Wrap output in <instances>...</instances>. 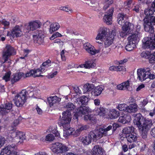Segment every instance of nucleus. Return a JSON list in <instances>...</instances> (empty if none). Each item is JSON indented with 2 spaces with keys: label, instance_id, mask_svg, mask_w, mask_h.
Wrapping results in <instances>:
<instances>
[{
  "label": "nucleus",
  "instance_id": "9b49d317",
  "mask_svg": "<svg viewBox=\"0 0 155 155\" xmlns=\"http://www.w3.org/2000/svg\"><path fill=\"white\" fill-rule=\"evenodd\" d=\"M114 8H111L109 9L108 12L104 14L103 19L104 21L107 25H110L112 22V15L114 12Z\"/></svg>",
  "mask_w": 155,
  "mask_h": 155
},
{
  "label": "nucleus",
  "instance_id": "8fccbe9b",
  "mask_svg": "<svg viewBox=\"0 0 155 155\" xmlns=\"http://www.w3.org/2000/svg\"><path fill=\"white\" fill-rule=\"evenodd\" d=\"M35 89V88H34L32 86L28 87L26 90L24 89L25 91V95L26 96V94L29 93H31L32 92H36V91H34Z\"/></svg>",
  "mask_w": 155,
  "mask_h": 155
},
{
  "label": "nucleus",
  "instance_id": "4be33fe9",
  "mask_svg": "<svg viewBox=\"0 0 155 155\" xmlns=\"http://www.w3.org/2000/svg\"><path fill=\"white\" fill-rule=\"evenodd\" d=\"M131 120V116L129 114H125L120 117L118 121L123 124L128 123L130 122Z\"/></svg>",
  "mask_w": 155,
  "mask_h": 155
},
{
  "label": "nucleus",
  "instance_id": "a19ab883",
  "mask_svg": "<svg viewBox=\"0 0 155 155\" xmlns=\"http://www.w3.org/2000/svg\"><path fill=\"white\" fill-rule=\"evenodd\" d=\"M47 103L49 105L50 107L53 106L54 104L57 103L56 101L54 98L53 97H50L47 99Z\"/></svg>",
  "mask_w": 155,
  "mask_h": 155
},
{
  "label": "nucleus",
  "instance_id": "a18cd8bd",
  "mask_svg": "<svg viewBox=\"0 0 155 155\" xmlns=\"http://www.w3.org/2000/svg\"><path fill=\"white\" fill-rule=\"evenodd\" d=\"M45 68V67H43L41 65V67L39 68H38L37 69H35V71H37L38 70H39V71L38 72L39 73L38 74H37L36 75H35L37 77H43L44 75H41V73H42L43 72H44L45 70V68Z\"/></svg>",
  "mask_w": 155,
  "mask_h": 155
},
{
  "label": "nucleus",
  "instance_id": "37998d69",
  "mask_svg": "<svg viewBox=\"0 0 155 155\" xmlns=\"http://www.w3.org/2000/svg\"><path fill=\"white\" fill-rule=\"evenodd\" d=\"M96 111L100 116L104 115L106 113V110L103 107H97Z\"/></svg>",
  "mask_w": 155,
  "mask_h": 155
},
{
  "label": "nucleus",
  "instance_id": "7c9ffc66",
  "mask_svg": "<svg viewBox=\"0 0 155 155\" xmlns=\"http://www.w3.org/2000/svg\"><path fill=\"white\" fill-rule=\"evenodd\" d=\"M89 127V126L87 125L81 124L78 126V129L76 130L75 133L77 135H78L82 131L86 130Z\"/></svg>",
  "mask_w": 155,
  "mask_h": 155
},
{
  "label": "nucleus",
  "instance_id": "9d476101",
  "mask_svg": "<svg viewBox=\"0 0 155 155\" xmlns=\"http://www.w3.org/2000/svg\"><path fill=\"white\" fill-rule=\"evenodd\" d=\"M17 148L15 144L8 145L2 149L0 155H14L17 152Z\"/></svg>",
  "mask_w": 155,
  "mask_h": 155
},
{
  "label": "nucleus",
  "instance_id": "473e14b6",
  "mask_svg": "<svg viewBox=\"0 0 155 155\" xmlns=\"http://www.w3.org/2000/svg\"><path fill=\"white\" fill-rule=\"evenodd\" d=\"M39 71V70H38L37 71H35V69H32L30 70L29 71L26 73L25 74L24 77H28L32 75L34 77H37L35 75L38 73V72Z\"/></svg>",
  "mask_w": 155,
  "mask_h": 155
},
{
  "label": "nucleus",
  "instance_id": "e433bc0d",
  "mask_svg": "<svg viewBox=\"0 0 155 155\" xmlns=\"http://www.w3.org/2000/svg\"><path fill=\"white\" fill-rule=\"evenodd\" d=\"M11 72L9 71L6 72L5 75L2 77V79L4 80L6 82L11 81Z\"/></svg>",
  "mask_w": 155,
  "mask_h": 155
},
{
  "label": "nucleus",
  "instance_id": "bf43d9fd",
  "mask_svg": "<svg viewBox=\"0 0 155 155\" xmlns=\"http://www.w3.org/2000/svg\"><path fill=\"white\" fill-rule=\"evenodd\" d=\"M123 86H124V88L125 89L128 88V87L130 85V83L129 81H127L126 82H125L124 83H122Z\"/></svg>",
  "mask_w": 155,
  "mask_h": 155
},
{
  "label": "nucleus",
  "instance_id": "dca6fc26",
  "mask_svg": "<svg viewBox=\"0 0 155 155\" xmlns=\"http://www.w3.org/2000/svg\"><path fill=\"white\" fill-rule=\"evenodd\" d=\"M88 112L87 113V114L84 115V120L88 124L91 125L95 124L97 121L96 118L94 115L88 113ZM86 114V113L85 114Z\"/></svg>",
  "mask_w": 155,
  "mask_h": 155
},
{
  "label": "nucleus",
  "instance_id": "680f3d73",
  "mask_svg": "<svg viewBox=\"0 0 155 155\" xmlns=\"http://www.w3.org/2000/svg\"><path fill=\"white\" fill-rule=\"evenodd\" d=\"M36 92H32L31 93H29L26 94V97L27 99L28 97H35V96H34L35 93Z\"/></svg>",
  "mask_w": 155,
  "mask_h": 155
},
{
  "label": "nucleus",
  "instance_id": "e2e57ef3",
  "mask_svg": "<svg viewBox=\"0 0 155 155\" xmlns=\"http://www.w3.org/2000/svg\"><path fill=\"white\" fill-rule=\"evenodd\" d=\"M89 46L91 47V45L89 43H85L83 45L84 48L86 50L88 49V48Z\"/></svg>",
  "mask_w": 155,
  "mask_h": 155
},
{
  "label": "nucleus",
  "instance_id": "f3484780",
  "mask_svg": "<svg viewBox=\"0 0 155 155\" xmlns=\"http://www.w3.org/2000/svg\"><path fill=\"white\" fill-rule=\"evenodd\" d=\"M108 36L107 29L104 28L101 29L99 31L96 38L97 40H104Z\"/></svg>",
  "mask_w": 155,
  "mask_h": 155
},
{
  "label": "nucleus",
  "instance_id": "0e129e2a",
  "mask_svg": "<svg viewBox=\"0 0 155 155\" xmlns=\"http://www.w3.org/2000/svg\"><path fill=\"white\" fill-rule=\"evenodd\" d=\"M128 33L127 32V31H123L120 33V37L122 38H124L126 36L127 34Z\"/></svg>",
  "mask_w": 155,
  "mask_h": 155
},
{
  "label": "nucleus",
  "instance_id": "6e6552de",
  "mask_svg": "<svg viewBox=\"0 0 155 155\" xmlns=\"http://www.w3.org/2000/svg\"><path fill=\"white\" fill-rule=\"evenodd\" d=\"M24 90L22 91L15 97L13 99L15 105L19 107H23L26 101L27 97Z\"/></svg>",
  "mask_w": 155,
  "mask_h": 155
},
{
  "label": "nucleus",
  "instance_id": "4c0bfd02",
  "mask_svg": "<svg viewBox=\"0 0 155 155\" xmlns=\"http://www.w3.org/2000/svg\"><path fill=\"white\" fill-rule=\"evenodd\" d=\"M35 34L34 35L33 37H41L44 38L45 36L44 35V32L42 30H38L35 31Z\"/></svg>",
  "mask_w": 155,
  "mask_h": 155
},
{
  "label": "nucleus",
  "instance_id": "de8ad7c7",
  "mask_svg": "<svg viewBox=\"0 0 155 155\" xmlns=\"http://www.w3.org/2000/svg\"><path fill=\"white\" fill-rule=\"evenodd\" d=\"M60 9L61 10L64 11L66 12H68L69 14H70L73 12V11L70 8L67 7L66 6L61 7L60 8Z\"/></svg>",
  "mask_w": 155,
  "mask_h": 155
},
{
  "label": "nucleus",
  "instance_id": "5fc2aeb1",
  "mask_svg": "<svg viewBox=\"0 0 155 155\" xmlns=\"http://www.w3.org/2000/svg\"><path fill=\"white\" fill-rule=\"evenodd\" d=\"M111 126L112 127V134L116 130L117 128L119 127L118 124L115 123L112 124Z\"/></svg>",
  "mask_w": 155,
  "mask_h": 155
},
{
  "label": "nucleus",
  "instance_id": "cd10ccee",
  "mask_svg": "<svg viewBox=\"0 0 155 155\" xmlns=\"http://www.w3.org/2000/svg\"><path fill=\"white\" fill-rule=\"evenodd\" d=\"M109 115L111 119H115L119 116V111L115 109H110L109 110Z\"/></svg>",
  "mask_w": 155,
  "mask_h": 155
},
{
  "label": "nucleus",
  "instance_id": "13d9d810",
  "mask_svg": "<svg viewBox=\"0 0 155 155\" xmlns=\"http://www.w3.org/2000/svg\"><path fill=\"white\" fill-rule=\"evenodd\" d=\"M117 71H125L126 68L124 66H117Z\"/></svg>",
  "mask_w": 155,
  "mask_h": 155
},
{
  "label": "nucleus",
  "instance_id": "2eb2a0df",
  "mask_svg": "<svg viewBox=\"0 0 155 155\" xmlns=\"http://www.w3.org/2000/svg\"><path fill=\"white\" fill-rule=\"evenodd\" d=\"M25 74L22 72H18L11 75V83L12 85L19 81L22 77H24Z\"/></svg>",
  "mask_w": 155,
  "mask_h": 155
},
{
  "label": "nucleus",
  "instance_id": "39448f33",
  "mask_svg": "<svg viewBox=\"0 0 155 155\" xmlns=\"http://www.w3.org/2000/svg\"><path fill=\"white\" fill-rule=\"evenodd\" d=\"M62 115V117H61V116H60L58 123L59 126L64 128H69L72 118L71 113L67 111H63Z\"/></svg>",
  "mask_w": 155,
  "mask_h": 155
},
{
  "label": "nucleus",
  "instance_id": "79ce46f5",
  "mask_svg": "<svg viewBox=\"0 0 155 155\" xmlns=\"http://www.w3.org/2000/svg\"><path fill=\"white\" fill-rule=\"evenodd\" d=\"M33 37L34 42L35 43H38L39 45H43L44 43V38L41 37Z\"/></svg>",
  "mask_w": 155,
  "mask_h": 155
},
{
  "label": "nucleus",
  "instance_id": "ddd939ff",
  "mask_svg": "<svg viewBox=\"0 0 155 155\" xmlns=\"http://www.w3.org/2000/svg\"><path fill=\"white\" fill-rule=\"evenodd\" d=\"M13 104L11 102H7L0 107V113L2 116L10 112L12 109Z\"/></svg>",
  "mask_w": 155,
  "mask_h": 155
},
{
  "label": "nucleus",
  "instance_id": "bb28decb",
  "mask_svg": "<svg viewBox=\"0 0 155 155\" xmlns=\"http://www.w3.org/2000/svg\"><path fill=\"white\" fill-rule=\"evenodd\" d=\"M94 87V85L92 84L87 83L83 86V90L84 93H89L93 90Z\"/></svg>",
  "mask_w": 155,
  "mask_h": 155
},
{
  "label": "nucleus",
  "instance_id": "052dcab7",
  "mask_svg": "<svg viewBox=\"0 0 155 155\" xmlns=\"http://www.w3.org/2000/svg\"><path fill=\"white\" fill-rule=\"evenodd\" d=\"M152 72L147 75V78H149L150 79H153L155 78V75L151 73Z\"/></svg>",
  "mask_w": 155,
  "mask_h": 155
},
{
  "label": "nucleus",
  "instance_id": "2f4dec72",
  "mask_svg": "<svg viewBox=\"0 0 155 155\" xmlns=\"http://www.w3.org/2000/svg\"><path fill=\"white\" fill-rule=\"evenodd\" d=\"M91 55H95L97 53L100 52V50L99 49L96 50L94 47L91 45V47L89 46L88 49L86 50Z\"/></svg>",
  "mask_w": 155,
  "mask_h": 155
},
{
  "label": "nucleus",
  "instance_id": "3c124183",
  "mask_svg": "<svg viewBox=\"0 0 155 155\" xmlns=\"http://www.w3.org/2000/svg\"><path fill=\"white\" fill-rule=\"evenodd\" d=\"M141 70H142L147 75L150 73L152 72L151 69L148 67H145L143 68H140Z\"/></svg>",
  "mask_w": 155,
  "mask_h": 155
},
{
  "label": "nucleus",
  "instance_id": "393cba45",
  "mask_svg": "<svg viewBox=\"0 0 155 155\" xmlns=\"http://www.w3.org/2000/svg\"><path fill=\"white\" fill-rule=\"evenodd\" d=\"M137 79L141 82L145 81L147 79V74H146L140 69L137 70Z\"/></svg>",
  "mask_w": 155,
  "mask_h": 155
},
{
  "label": "nucleus",
  "instance_id": "49530a36",
  "mask_svg": "<svg viewBox=\"0 0 155 155\" xmlns=\"http://www.w3.org/2000/svg\"><path fill=\"white\" fill-rule=\"evenodd\" d=\"M150 53V52L148 51H143L140 55L142 58L148 59Z\"/></svg>",
  "mask_w": 155,
  "mask_h": 155
},
{
  "label": "nucleus",
  "instance_id": "1a4fd4ad",
  "mask_svg": "<svg viewBox=\"0 0 155 155\" xmlns=\"http://www.w3.org/2000/svg\"><path fill=\"white\" fill-rule=\"evenodd\" d=\"M14 51V48L10 45H7L4 49L3 53V58L4 59V62L10 63L11 60L9 58L12 55Z\"/></svg>",
  "mask_w": 155,
  "mask_h": 155
},
{
  "label": "nucleus",
  "instance_id": "412c9836",
  "mask_svg": "<svg viewBox=\"0 0 155 155\" xmlns=\"http://www.w3.org/2000/svg\"><path fill=\"white\" fill-rule=\"evenodd\" d=\"M137 105L135 103L130 104L127 106L126 112L129 113L136 112L137 111Z\"/></svg>",
  "mask_w": 155,
  "mask_h": 155
},
{
  "label": "nucleus",
  "instance_id": "6ab92c4d",
  "mask_svg": "<svg viewBox=\"0 0 155 155\" xmlns=\"http://www.w3.org/2000/svg\"><path fill=\"white\" fill-rule=\"evenodd\" d=\"M125 137L127 139V141L130 143L133 142H135L137 141V139L138 137L137 134L134 132L131 134H129L128 135H126L124 137V138Z\"/></svg>",
  "mask_w": 155,
  "mask_h": 155
},
{
  "label": "nucleus",
  "instance_id": "a878e982",
  "mask_svg": "<svg viewBox=\"0 0 155 155\" xmlns=\"http://www.w3.org/2000/svg\"><path fill=\"white\" fill-rule=\"evenodd\" d=\"M21 31L20 29V26L18 25L16 26L11 31V35H15L16 37L21 36L22 34Z\"/></svg>",
  "mask_w": 155,
  "mask_h": 155
},
{
  "label": "nucleus",
  "instance_id": "774afa93",
  "mask_svg": "<svg viewBox=\"0 0 155 155\" xmlns=\"http://www.w3.org/2000/svg\"><path fill=\"white\" fill-rule=\"evenodd\" d=\"M151 135L154 137H155V127L153 128L150 132Z\"/></svg>",
  "mask_w": 155,
  "mask_h": 155
},
{
  "label": "nucleus",
  "instance_id": "0eeeda50",
  "mask_svg": "<svg viewBox=\"0 0 155 155\" xmlns=\"http://www.w3.org/2000/svg\"><path fill=\"white\" fill-rule=\"evenodd\" d=\"M51 149L53 153L57 155H60L69 150L68 147L63 143L58 142L53 143Z\"/></svg>",
  "mask_w": 155,
  "mask_h": 155
},
{
  "label": "nucleus",
  "instance_id": "ea45409f",
  "mask_svg": "<svg viewBox=\"0 0 155 155\" xmlns=\"http://www.w3.org/2000/svg\"><path fill=\"white\" fill-rule=\"evenodd\" d=\"M86 64V68H94L95 66V64L92 60H88L85 62Z\"/></svg>",
  "mask_w": 155,
  "mask_h": 155
},
{
  "label": "nucleus",
  "instance_id": "423d86ee",
  "mask_svg": "<svg viewBox=\"0 0 155 155\" xmlns=\"http://www.w3.org/2000/svg\"><path fill=\"white\" fill-rule=\"evenodd\" d=\"M100 139L97 134L95 130L89 133L86 136L82 137L81 139V142L84 145H87L91 143L92 140L96 141Z\"/></svg>",
  "mask_w": 155,
  "mask_h": 155
},
{
  "label": "nucleus",
  "instance_id": "72a5a7b5",
  "mask_svg": "<svg viewBox=\"0 0 155 155\" xmlns=\"http://www.w3.org/2000/svg\"><path fill=\"white\" fill-rule=\"evenodd\" d=\"M104 44L106 47L110 46L113 43L114 41L113 38L108 36L104 40Z\"/></svg>",
  "mask_w": 155,
  "mask_h": 155
},
{
  "label": "nucleus",
  "instance_id": "f704fd0d",
  "mask_svg": "<svg viewBox=\"0 0 155 155\" xmlns=\"http://www.w3.org/2000/svg\"><path fill=\"white\" fill-rule=\"evenodd\" d=\"M60 26L58 23H55L50 25L49 31L51 33H53L54 31L57 30Z\"/></svg>",
  "mask_w": 155,
  "mask_h": 155
},
{
  "label": "nucleus",
  "instance_id": "09e8293b",
  "mask_svg": "<svg viewBox=\"0 0 155 155\" xmlns=\"http://www.w3.org/2000/svg\"><path fill=\"white\" fill-rule=\"evenodd\" d=\"M1 23L4 25V27L3 28L4 29L8 28L10 25L9 22L6 21L5 19H3L2 21H0V24Z\"/></svg>",
  "mask_w": 155,
  "mask_h": 155
},
{
  "label": "nucleus",
  "instance_id": "c9c22d12",
  "mask_svg": "<svg viewBox=\"0 0 155 155\" xmlns=\"http://www.w3.org/2000/svg\"><path fill=\"white\" fill-rule=\"evenodd\" d=\"M64 129L63 135L64 137H67L68 136L73 135V132L71 130L72 129V128L69 127V128H68V129Z\"/></svg>",
  "mask_w": 155,
  "mask_h": 155
},
{
  "label": "nucleus",
  "instance_id": "7ed1b4c3",
  "mask_svg": "<svg viewBox=\"0 0 155 155\" xmlns=\"http://www.w3.org/2000/svg\"><path fill=\"white\" fill-rule=\"evenodd\" d=\"M88 100V98L85 96H83L77 98V101L78 103L83 106H81L77 110H75V112L74 111L73 118L74 119L77 120L81 114H85L89 111V109L85 106L87 105Z\"/></svg>",
  "mask_w": 155,
  "mask_h": 155
},
{
  "label": "nucleus",
  "instance_id": "b1692460",
  "mask_svg": "<svg viewBox=\"0 0 155 155\" xmlns=\"http://www.w3.org/2000/svg\"><path fill=\"white\" fill-rule=\"evenodd\" d=\"M128 40L130 44L131 43L136 45L139 42V39L138 37L137 34H132L128 38Z\"/></svg>",
  "mask_w": 155,
  "mask_h": 155
},
{
  "label": "nucleus",
  "instance_id": "58836bf2",
  "mask_svg": "<svg viewBox=\"0 0 155 155\" xmlns=\"http://www.w3.org/2000/svg\"><path fill=\"white\" fill-rule=\"evenodd\" d=\"M136 47V44L131 43L130 44V42L128 41L127 45L125 47V48L127 51H130L133 50Z\"/></svg>",
  "mask_w": 155,
  "mask_h": 155
},
{
  "label": "nucleus",
  "instance_id": "f257e3e1",
  "mask_svg": "<svg viewBox=\"0 0 155 155\" xmlns=\"http://www.w3.org/2000/svg\"><path fill=\"white\" fill-rule=\"evenodd\" d=\"M155 12L153 5L150 8L145 9L144 14L146 15L144 21V29L146 32L150 33L147 37H144L142 40V48L144 49L150 50L155 49V34L153 25H155V17L151 16Z\"/></svg>",
  "mask_w": 155,
  "mask_h": 155
},
{
  "label": "nucleus",
  "instance_id": "c85d7f7f",
  "mask_svg": "<svg viewBox=\"0 0 155 155\" xmlns=\"http://www.w3.org/2000/svg\"><path fill=\"white\" fill-rule=\"evenodd\" d=\"M134 131V128L133 127H125L123 130V136H125L128 135L129 134H131Z\"/></svg>",
  "mask_w": 155,
  "mask_h": 155
},
{
  "label": "nucleus",
  "instance_id": "864d4df0",
  "mask_svg": "<svg viewBox=\"0 0 155 155\" xmlns=\"http://www.w3.org/2000/svg\"><path fill=\"white\" fill-rule=\"evenodd\" d=\"M62 35L58 32H56L54 33L52 36L50 38L51 40H53L55 38L58 37H61Z\"/></svg>",
  "mask_w": 155,
  "mask_h": 155
},
{
  "label": "nucleus",
  "instance_id": "4468645a",
  "mask_svg": "<svg viewBox=\"0 0 155 155\" xmlns=\"http://www.w3.org/2000/svg\"><path fill=\"white\" fill-rule=\"evenodd\" d=\"M110 130H112V127L111 125L108 126L105 129L100 128L95 130L100 139L103 136L110 135V134L108 135L107 133V131Z\"/></svg>",
  "mask_w": 155,
  "mask_h": 155
},
{
  "label": "nucleus",
  "instance_id": "c756f323",
  "mask_svg": "<svg viewBox=\"0 0 155 155\" xmlns=\"http://www.w3.org/2000/svg\"><path fill=\"white\" fill-rule=\"evenodd\" d=\"M64 107L67 108V110L65 111H67L68 112L71 113V111H73L75 108V106L72 103L68 102L67 103Z\"/></svg>",
  "mask_w": 155,
  "mask_h": 155
},
{
  "label": "nucleus",
  "instance_id": "603ef678",
  "mask_svg": "<svg viewBox=\"0 0 155 155\" xmlns=\"http://www.w3.org/2000/svg\"><path fill=\"white\" fill-rule=\"evenodd\" d=\"M54 139V136L52 134H49L46 137V140L48 141H52Z\"/></svg>",
  "mask_w": 155,
  "mask_h": 155
},
{
  "label": "nucleus",
  "instance_id": "6e6d98bb",
  "mask_svg": "<svg viewBox=\"0 0 155 155\" xmlns=\"http://www.w3.org/2000/svg\"><path fill=\"white\" fill-rule=\"evenodd\" d=\"M5 139L4 137L0 136V147L5 144Z\"/></svg>",
  "mask_w": 155,
  "mask_h": 155
},
{
  "label": "nucleus",
  "instance_id": "f8f14e48",
  "mask_svg": "<svg viewBox=\"0 0 155 155\" xmlns=\"http://www.w3.org/2000/svg\"><path fill=\"white\" fill-rule=\"evenodd\" d=\"M41 24L40 22L37 21H33L29 22L28 24H26L25 25V28L28 31H33L39 28Z\"/></svg>",
  "mask_w": 155,
  "mask_h": 155
},
{
  "label": "nucleus",
  "instance_id": "338daca9",
  "mask_svg": "<svg viewBox=\"0 0 155 155\" xmlns=\"http://www.w3.org/2000/svg\"><path fill=\"white\" fill-rule=\"evenodd\" d=\"M36 109L37 110V113L39 114H41L42 113V110L38 106H37L36 108Z\"/></svg>",
  "mask_w": 155,
  "mask_h": 155
},
{
  "label": "nucleus",
  "instance_id": "f03ea898",
  "mask_svg": "<svg viewBox=\"0 0 155 155\" xmlns=\"http://www.w3.org/2000/svg\"><path fill=\"white\" fill-rule=\"evenodd\" d=\"M134 118V123L139 130L141 136L143 139H146L153 125L152 120L144 117L140 113L136 114Z\"/></svg>",
  "mask_w": 155,
  "mask_h": 155
},
{
  "label": "nucleus",
  "instance_id": "4d7b16f0",
  "mask_svg": "<svg viewBox=\"0 0 155 155\" xmlns=\"http://www.w3.org/2000/svg\"><path fill=\"white\" fill-rule=\"evenodd\" d=\"M52 133L54 134L55 137L59 138L60 137V134L58 130L55 129H54L52 131Z\"/></svg>",
  "mask_w": 155,
  "mask_h": 155
},
{
  "label": "nucleus",
  "instance_id": "a211bd4d",
  "mask_svg": "<svg viewBox=\"0 0 155 155\" xmlns=\"http://www.w3.org/2000/svg\"><path fill=\"white\" fill-rule=\"evenodd\" d=\"M92 152L93 155H102L103 153V149L101 146L97 145L94 147Z\"/></svg>",
  "mask_w": 155,
  "mask_h": 155
},
{
  "label": "nucleus",
  "instance_id": "5701e85b",
  "mask_svg": "<svg viewBox=\"0 0 155 155\" xmlns=\"http://www.w3.org/2000/svg\"><path fill=\"white\" fill-rule=\"evenodd\" d=\"M103 90V89L102 87L100 86H98L94 87L91 93L92 96L97 97L101 94Z\"/></svg>",
  "mask_w": 155,
  "mask_h": 155
},
{
  "label": "nucleus",
  "instance_id": "aec40b11",
  "mask_svg": "<svg viewBox=\"0 0 155 155\" xmlns=\"http://www.w3.org/2000/svg\"><path fill=\"white\" fill-rule=\"evenodd\" d=\"M12 136L16 139H19L22 140L25 139V134L20 131L13 132L12 134Z\"/></svg>",
  "mask_w": 155,
  "mask_h": 155
},
{
  "label": "nucleus",
  "instance_id": "20e7f679",
  "mask_svg": "<svg viewBox=\"0 0 155 155\" xmlns=\"http://www.w3.org/2000/svg\"><path fill=\"white\" fill-rule=\"evenodd\" d=\"M126 15L123 13H119L117 21L119 24L120 25H123L122 28L123 31H127V32L130 33L134 28V25L133 24L129 22H124V18L126 17Z\"/></svg>",
  "mask_w": 155,
  "mask_h": 155
},
{
  "label": "nucleus",
  "instance_id": "69168bd1",
  "mask_svg": "<svg viewBox=\"0 0 155 155\" xmlns=\"http://www.w3.org/2000/svg\"><path fill=\"white\" fill-rule=\"evenodd\" d=\"M148 103V102L147 99H145L143 100V101L141 102L140 104L142 106H144Z\"/></svg>",
  "mask_w": 155,
  "mask_h": 155
},
{
  "label": "nucleus",
  "instance_id": "c03bdc74",
  "mask_svg": "<svg viewBox=\"0 0 155 155\" xmlns=\"http://www.w3.org/2000/svg\"><path fill=\"white\" fill-rule=\"evenodd\" d=\"M127 105L125 104H119L117 108L120 111H126Z\"/></svg>",
  "mask_w": 155,
  "mask_h": 155
}]
</instances>
